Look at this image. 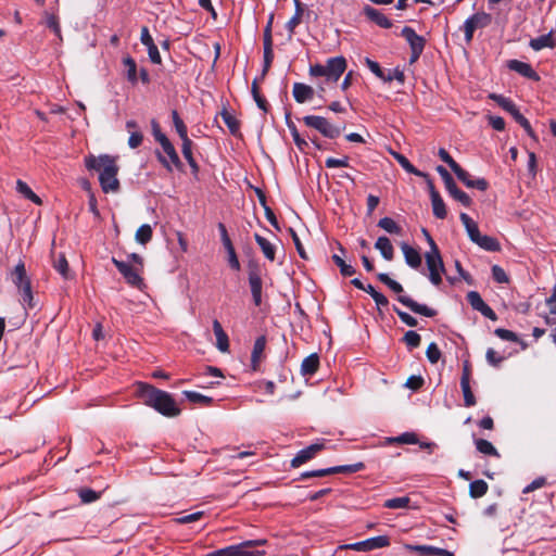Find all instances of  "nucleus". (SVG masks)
<instances>
[{
	"instance_id": "obj_10",
	"label": "nucleus",
	"mask_w": 556,
	"mask_h": 556,
	"mask_svg": "<svg viewBox=\"0 0 556 556\" xmlns=\"http://www.w3.org/2000/svg\"><path fill=\"white\" fill-rule=\"evenodd\" d=\"M425 258L429 270V280L432 285L439 286L442 281L441 274L445 270L440 251H428Z\"/></svg>"
},
{
	"instance_id": "obj_40",
	"label": "nucleus",
	"mask_w": 556,
	"mask_h": 556,
	"mask_svg": "<svg viewBox=\"0 0 556 556\" xmlns=\"http://www.w3.org/2000/svg\"><path fill=\"white\" fill-rule=\"evenodd\" d=\"M394 159L409 174H414L418 177H424L425 174L418 170L404 155L401 153H393Z\"/></svg>"
},
{
	"instance_id": "obj_39",
	"label": "nucleus",
	"mask_w": 556,
	"mask_h": 556,
	"mask_svg": "<svg viewBox=\"0 0 556 556\" xmlns=\"http://www.w3.org/2000/svg\"><path fill=\"white\" fill-rule=\"evenodd\" d=\"M222 118H223V122L225 123V125L228 127L229 131L232 134V135H236L238 134L239 129H240V123L239 121L236 118V116H233L230 112L224 110L222 113Z\"/></svg>"
},
{
	"instance_id": "obj_7",
	"label": "nucleus",
	"mask_w": 556,
	"mask_h": 556,
	"mask_svg": "<svg viewBox=\"0 0 556 556\" xmlns=\"http://www.w3.org/2000/svg\"><path fill=\"white\" fill-rule=\"evenodd\" d=\"M492 22V16L485 12H478L469 16L463 25L465 40L467 43L471 42L473 33L478 28L488 27Z\"/></svg>"
},
{
	"instance_id": "obj_21",
	"label": "nucleus",
	"mask_w": 556,
	"mask_h": 556,
	"mask_svg": "<svg viewBox=\"0 0 556 556\" xmlns=\"http://www.w3.org/2000/svg\"><path fill=\"white\" fill-rule=\"evenodd\" d=\"M401 34L408 42L410 50H419L425 48V39L417 35L412 27L405 26Z\"/></svg>"
},
{
	"instance_id": "obj_46",
	"label": "nucleus",
	"mask_w": 556,
	"mask_h": 556,
	"mask_svg": "<svg viewBox=\"0 0 556 556\" xmlns=\"http://www.w3.org/2000/svg\"><path fill=\"white\" fill-rule=\"evenodd\" d=\"M467 300L471 307L478 312H481L488 305L477 291H469L467 293Z\"/></svg>"
},
{
	"instance_id": "obj_9",
	"label": "nucleus",
	"mask_w": 556,
	"mask_h": 556,
	"mask_svg": "<svg viewBox=\"0 0 556 556\" xmlns=\"http://www.w3.org/2000/svg\"><path fill=\"white\" fill-rule=\"evenodd\" d=\"M274 17H275L274 13H270L268 16L267 24L264 28V35H263L264 64H263L262 76L266 75V73L268 72V70L273 63V60H274L273 35H271Z\"/></svg>"
},
{
	"instance_id": "obj_28",
	"label": "nucleus",
	"mask_w": 556,
	"mask_h": 556,
	"mask_svg": "<svg viewBox=\"0 0 556 556\" xmlns=\"http://www.w3.org/2000/svg\"><path fill=\"white\" fill-rule=\"evenodd\" d=\"M364 11H365V14L371 21H374L377 25H379L383 28L391 27V25H392L391 21L384 14H382L380 11H378L377 9L371 8V7H366L364 9Z\"/></svg>"
},
{
	"instance_id": "obj_15",
	"label": "nucleus",
	"mask_w": 556,
	"mask_h": 556,
	"mask_svg": "<svg viewBox=\"0 0 556 556\" xmlns=\"http://www.w3.org/2000/svg\"><path fill=\"white\" fill-rule=\"evenodd\" d=\"M249 285L253 302L256 306H260L262 303V278L257 269H251L249 271Z\"/></svg>"
},
{
	"instance_id": "obj_37",
	"label": "nucleus",
	"mask_w": 556,
	"mask_h": 556,
	"mask_svg": "<svg viewBox=\"0 0 556 556\" xmlns=\"http://www.w3.org/2000/svg\"><path fill=\"white\" fill-rule=\"evenodd\" d=\"M123 64L126 68V77L128 81L136 84L138 81L136 61L131 56H126L123 59Z\"/></svg>"
},
{
	"instance_id": "obj_61",
	"label": "nucleus",
	"mask_w": 556,
	"mask_h": 556,
	"mask_svg": "<svg viewBox=\"0 0 556 556\" xmlns=\"http://www.w3.org/2000/svg\"><path fill=\"white\" fill-rule=\"evenodd\" d=\"M218 230H219V233H220V239H222L223 245L226 249V251L235 249L233 245H232V242H231V240H230V238L228 236L226 226L223 223L218 224Z\"/></svg>"
},
{
	"instance_id": "obj_8",
	"label": "nucleus",
	"mask_w": 556,
	"mask_h": 556,
	"mask_svg": "<svg viewBox=\"0 0 556 556\" xmlns=\"http://www.w3.org/2000/svg\"><path fill=\"white\" fill-rule=\"evenodd\" d=\"M112 263L115 265V267L118 269L129 286L138 289H141L144 286L143 279L139 275V270L141 268L132 266L128 262H123L115 257H112Z\"/></svg>"
},
{
	"instance_id": "obj_2",
	"label": "nucleus",
	"mask_w": 556,
	"mask_h": 556,
	"mask_svg": "<svg viewBox=\"0 0 556 556\" xmlns=\"http://www.w3.org/2000/svg\"><path fill=\"white\" fill-rule=\"evenodd\" d=\"M138 394L146 405L154 408L157 413L166 417H175L179 415L180 409L173 396L151 384L139 383Z\"/></svg>"
},
{
	"instance_id": "obj_42",
	"label": "nucleus",
	"mask_w": 556,
	"mask_h": 556,
	"mask_svg": "<svg viewBox=\"0 0 556 556\" xmlns=\"http://www.w3.org/2000/svg\"><path fill=\"white\" fill-rule=\"evenodd\" d=\"M489 98L495 101L503 110H505L509 114L517 108L510 99L505 98L501 94L491 93Z\"/></svg>"
},
{
	"instance_id": "obj_55",
	"label": "nucleus",
	"mask_w": 556,
	"mask_h": 556,
	"mask_svg": "<svg viewBox=\"0 0 556 556\" xmlns=\"http://www.w3.org/2000/svg\"><path fill=\"white\" fill-rule=\"evenodd\" d=\"M462 392L464 395V402L467 407L473 406L476 404V397L471 391L470 383L460 384Z\"/></svg>"
},
{
	"instance_id": "obj_63",
	"label": "nucleus",
	"mask_w": 556,
	"mask_h": 556,
	"mask_svg": "<svg viewBox=\"0 0 556 556\" xmlns=\"http://www.w3.org/2000/svg\"><path fill=\"white\" fill-rule=\"evenodd\" d=\"M203 516V511H195L192 514L184 515L181 517H178L175 519L177 523L184 525V523H191L194 521H198Z\"/></svg>"
},
{
	"instance_id": "obj_22",
	"label": "nucleus",
	"mask_w": 556,
	"mask_h": 556,
	"mask_svg": "<svg viewBox=\"0 0 556 556\" xmlns=\"http://www.w3.org/2000/svg\"><path fill=\"white\" fill-rule=\"evenodd\" d=\"M213 330L216 337V348L220 352H228L229 350V340L227 333L224 331L220 323L217 319L213 320Z\"/></svg>"
},
{
	"instance_id": "obj_51",
	"label": "nucleus",
	"mask_w": 556,
	"mask_h": 556,
	"mask_svg": "<svg viewBox=\"0 0 556 556\" xmlns=\"http://www.w3.org/2000/svg\"><path fill=\"white\" fill-rule=\"evenodd\" d=\"M251 92H252L253 99L256 102L257 106L262 111L267 112L268 104H267V101L265 100V98H263L260 94V91H258V88H257V80L256 79H254L253 83H252Z\"/></svg>"
},
{
	"instance_id": "obj_43",
	"label": "nucleus",
	"mask_w": 556,
	"mask_h": 556,
	"mask_svg": "<svg viewBox=\"0 0 556 556\" xmlns=\"http://www.w3.org/2000/svg\"><path fill=\"white\" fill-rule=\"evenodd\" d=\"M332 260L334 264L340 268V273L342 276L348 277L355 274V268L352 265L346 264L342 256L333 254Z\"/></svg>"
},
{
	"instance_id": "obj_36",
	"label": "nucleus",
	"mask_w": 556,
	"mask_h": 556,
	"mask_svg": "<svg viewBox=\"0 0 556 556\" xmlns=\"http://www.w3.org/2000/svg\"><path fill=\"white\" fill-rule=\"evenodd\" d=\"M172 119H173L174 127H175L178 136L180 137L181 141L189 140L187 126L184 123V121L180 118L178 112L175 110L172 112Z\"/></svg>"
},
{
	"instance_id": "obj_23",
	"label": "nucleus",
	"mask_w": 556,
	"mask_h": 556,
	"mask_svg": "<svg viewBox=\"0 0 556 556\" xmlns=\"http://www.w3.org/2000/svg\"><path fill=\"white\" fill-rule=\"evenodd\" d=\"M401 249L408 266L412 268H418L421 265V256L416 249L412 248L407 243H402Z\"/></svg>"
},
{
	"instance_id": "obj_5",
	"label": "nucleus",
	"mask_w": 556,
	"mask_h": 556,
	"mask_svg": "<svg viewBox=\"0 0 556 556\" xmlns=\"http://www.w3.org/2000/svg\"><path fill=\"white\" fill-rule=\"evenodd\" d=\"M13 285L18 289L22 296L23 305L34 307V296L31 291L30 279L26 274L25 264L20 261L10 274Z\"/></svg>"
},
{
	"instance_id": "obj_47",
	"label": "nucleus",
	"mask_w": 556,
	"mask_h": 556,
	"mask_svg": "<svg viewBox=\"0 0 556 556\" xmlns=\"http://www.w3.org/2000/svg\"><path fill=\"white\" fill-rule=\"evenodd\" d=\"M476 448L482 453V454H485V455H494V456H498V453L496 451V448L493 446V444L491 442H489L488 440H484V439H478L476 440Z\"/></svg>"
},
{
	"instance_id": "obj_49",
	"label": "nucleus",
	"mask_w": 556,
	"mask_h": 556,
	"mask_svg": "<svg viewBox=\"0 0 556 556\" xmlns=\"http://www.w3.org/2000/svg\"><path fill=\"white\" fill-rule=\"evenodd\" d=\"M378 226L389 233H400L401 227L390 217H383L379 220Z\"/></svg>"
},
{
	"instance_id": "obj_62",
	"label": "nucleus",
	"mask_w": 556,
	"mask_h": 556,
	"mask_svg": "<svg viewBox=\"0 0 556 556\" xmlns=\"http://www.w3.org/2000/svg\"><path fill=\"white\" fill-rule=\"evenodd\" d=\"M394 312L396 313V315L400 317V319L405 325H407L409 327H416L417 326V319L415 317H413L412 315H409L408 313L403 312V311L399 309L397 307H394Z\"/></svg>"
},
{
	"instance_id": "obj_32",
	"label": "nucleus",
	"mask_w": 556,
	"mask_h": 556,
	"mask_svg": "<svg viewBox=\"0 0 556 556\" xmlns=\"http://www.w3.org/2000/svg\"><path fill=\"white\" fill-rule=\"evenodd\" d=\"M16 190L21 193L25 199L31 201L33 203L40 205L41 199L29 188V186L23 180L18 179L16 181Z\"/></svg>"
},
{
	"instance_id": "obj_1",
	"label": "nucleus",
	"mask_w": 556,
	"mask_h": 556,
	"mask_svg": "<svg viewBox=\"0 0 556 556\" xmlns=\"http://www.w3.org/2000/svg\"><path fill=\"white\" fill-rule=\"evenodd\" d=\"M85 166L87 169L96 170L99 174V182L103 192L109 193L118 191V166L115 157L109 154H101L99 156L88 155L85 159Z\"/></svg>"
},
{
	"instance_id": "obj_35",
	"label": "nucleus",
	"mask_w": 556,
	"mask_h": 556,
	"mask_svg": "<svg viewBox=\"0 0 556 556\" xmlns=\"http://www.w3.org/2000/svg\"><path fill=\"white\" fill-rule=\"evenodd\" d=\"M181 152L192 172L198 173L199 166L192 155V141L190 139L182 141Z\"/></svg>"
},
{
	"instance_id": "obj_11",
	"label": "nucleus",
	"mask_w": 556,
	"mask_h": 556,
	"mask_svg": "<svg viewBox=\"0 0 556 556\" xmlns=\"http://www.w3.org/2000/svg\"><path fill=\"white\" fill-rule=\"evenodd\" d=\"M161 147L166 156L157 152V160L160 161V163L169 172L173 170V166H175L176 168H180V159L169 139L162 143Z\"/></svg>"
},
{
	"instance_id": "obj_27",
	"label": "nucleus",
	"mask_w": 556,
	"mask_h": 556,
	"mask_svg": "<svg viewBox=\"0 0 556 556\" xmlns=\"http://www.w3.org/2000/svg\"><path fill=\"white\" fill-rule=\"evenodd\" d=\"M375 248L381 253L384 260L391 261L393 258L394 249L389 238L379 237L375 243Z\"/></svg>"
},
{
	"instance_id": "obj_41",
	"label": "nucleus",
	"mask_w": 556,
	"mask_h": 556,
	"mask_svg": "<svg viewBox=\"0 0 556 556\" xmlns=\"http://www.w3.org/2000/svg\"><path fill=\"white\" fill-rule=\"evenodd\" d=\"M136 240L140 244L148 243L152 238V228L148 224L141 225L136 231Z\"/></svg>"
},
{
	"instance_id": "obj_34",
	"label": "nucleus",
	"mask_w": 556,
	"mask_h": 556,
	"mask_svg": "<svg viewBox=\"0 0 556 556\" xmlns=\"http://www.w3.org/2000/svg\"><path fill=\"white\" fill-rule=\"evenodd\" d=\"M313 457V444L301 450L292 459L291 467L298 468Z\"/></svg>"
},
{
	"instance_id": "obj_25",
	"label": "nucleus",
	"mask_w": 556,
	"mask_h": 556,
	"mask_svg": "<svg viewBox=\"0 0 556 556\" xmlns=\"http://www.w3.org/2000/svg\"><path fill=\"white\" fill-rule=\"evenodd\" d=\"M407 548L418 552L420 555H434V556H454L447 549L431 546V545H408Z\"/></svg>"
},
{
	"instance_id": "obj_60",
	"label": "nucleus",
	"mask_w": 556,
	"mask_h": 556,
	"mask_svg": "<svg viewBox=\"0 0 556 556\" xmlns=\"http://www.w3.org/2000/svg\"><path fill=\"white\" fill-rule=\"evenodd\" d=\"M494 333L502 340L510 341V342H518L519 339L517 334L510 330L497 328L495 329Z\"/></svg>"
},
{
	"instance_id": "obj_6",
	"label": "nucleus",
	"mask_w": 556,
	"mask_h": 556,
	"mask_svg": "<svg viewBox=\"0 0 556 556\" xmlns=\"http://www.w3.org/2000/svg\"><path fill=\"white\" fill-rule=\"evenodd\" d=\"M265 543V540H249L219 548L204 556H263L264 552L257 551L254 547L264 545Z\"/></svg>"
},
{
	"instance_id": "obj_57",
	"label": "nucleus",
	"mask_w": 556,
	"mask_h": 556,
	"mask_svg": "<svg viewBox=\"0 0 556 556\" xmlns=\"http://www.w3.org/2000/svg\"><path fill=\"white\" fill-rule=\"evenodd\" d=\"M420 336L413 330H409L404 336V341L409 349H415L420 344Z\"/></svg>"
},
{
	"instance_id": "obj_50",
	"label": "nucleus",
	"mask_w": 556,
	"mask_h": 556,
	"mask_svg": "<svg viewBox=\"0 0 556 556\" xmlns=\"http://www.w3.org/2000/svg\"><path fill=\"white\" fill-rule=\"evenodd\" d=\"M46 25L55 34L60 41L63 40L60 23L55 15L46 13Z\"/></svg>"
},
{
	"instance_id": "obj_17",
	"label": "nucleus",
	"mask_w": 556,
	"mask_h": 556,
	"mask_svg": "<svg viewBox=\"0 0 556 556\" xmlns=\"http://www.w3.org/2000/svg\"><path fill=\"white\" fill-rule=\"evenodd\" d=\"M315 129L328 138H336L341 134V129L330 124L325 117L315 116Z\"/></svg>"
},
{
	"instance_id": "obj_33",
	"label": "nucleus",
	"mask_w": 556,
	"mask_h": 556,
	"mask_svg": "<svg viewBox=\"0 0 556 556\" xmlns=\"http://www.w3.org/2000/svg\"><path fill=\"white\" fill-rule=\"evenodd\" d=\"M447 192L458 202H460L465 206H469L471 200L467 193L457 188L455 181L453 180L451 185L445 186Z\"/></svg>"
},
{
	"instance_id": "obj_45",
	"label": "nucleus",
	"mask_w": 556,
	"mask_h": 556,
	"mask_svg": "<svg viewBox=\"0 0 556 556\" xmlns=\"http://www.w3.org/2000/svg\"><path fill=\"white\" fill-rule=\"evenodd\" d=\"M53 267L64 279L70 278L68 263L63 254L53 262Z\"/></svg>"
},
{
	"instance_id": "obj_12",
	"label": "nucleus",
	"mask_w": 556,
	"mask_h": 556,
	"mask_svg": "<svg viewBox=\"0 0 556 556\" xmlns=\"http://www.w3.org/2000/svg\"><path fill=\"white\" fill-rule=\"evenodd\" d=\"M140 41L147 47L150 61L154 64H161V54L147 26L141 28Z\"/></svg>"
},
{
	"instance_id": "obj_31",
	"label": "nucleus",
	"mask_w": 556,
	"mask_h": 556,
	"mask_svg": "<svg viewBox=\"0 0 556 556\" xmlns=\"http://www.w3.org/2000/svg\"><path fill=\"white\" fill-rule=\"evenodd\" d=\"M473 243L490 252H495L501 249L500 243L495 238L482 233L473 241Z\"/></svg>"
},
{
	"instance_id": "obj_59",
	"label": "nucleus",
	"mask_w": 556,
	"mask_h": 556,
	"mask_svg": "<svg viewBox=\"0 0 556 556\" xmlns=\"http://www.w3.org/2000/svg\"><path fill=\"white\" fill-rule=\"evenodd\" d=\"M492 277L493 279L498 282V283H506L508 282V276L507 274L505 273V270L498 266V265H493L492 266Z\"/></svg>"
},
{
	"instance_id": "obj_54",
	"label": "nucleus",
	"mask_w": 556,
	"mask_h": 556,
	"mask_svg": "<svg viewBox=\"0 0 556 556\" xmlns=\"http://www.w3.org/2000/svg\"><path fill=\"white\" fill-rule=\"evenodd\" d=\"M367 542H368V546H369L370 551L376 549V548L386 547L390 544L389 539L384 535H379V536L367 539Z\"/></svg>"
},
{
	"instance_id": "obj_30",
	"label": "nucleus",
	"mask_w": 556,
	"mask_h": 556,
	"mask_svg": "<svg viewBox=\"0 0 556 556\" xmlns=\"http://www.w3.org/2000/svg\"><path fill=\"white\" fill-rule=\"evenodd\" d=\"M254 238H255L256 243L261 248L264 256L269 261H274L275 253H276L275 245L269 240H267L266 238L262 237L258 233H255Z\"/></svg>"
},
{
	"instance_id": "obj_38",
	"label": "nucleus",
	"mask_w": 556,
	"mask_h": 556,
	"mask_svg": "<svg viewBox=\"0 0 556 556\" xmlns=\"http://www.w3.org/2000/svg\"><path fill=\"white\" fill-rule=\"evenodd\" d=\"M488 483L484 480H475L469 485V494L473 498L483 496L488 492Z\"/></svg>"
},
{
	"instance_id": "obj_56",
	"label": "nucleus",
	"mask_w": 556,
	"mask_h": 556,
	"mask_svg": "<svg viewBox=\"0 0 556 556\" xmlns=\"http://www.w3.org/2000/svg\"><path fill=\"white\" fill-rule=\"evenodd\" d=\"M426 355L431 364H435L441 357V351L438 348V345L434 342H432L428 345Z\"/></svg>"
},
{
	"instance_id": "obj_26",
	"label": "nucleus",
	"mask_w": 556,
	"mask_h": 556,
	"mask_svg": "<svg viewBox=\"0 0 556 556\" xmlns=\"http://www.w3.org/2000/svg\"><path fill=\"white\" fill-rule=\"evenodd\" d=\"M265 346H266L265 336L258 337L254 342L252 354H251V365L254 370H256L260 365Z\"/></svg>"
},
{
	"instance_id": "obj_16",
	"label": "nucleus",
	"mask_w": 556,
	"mask_h": 556,
	"mask_svg": "<svg viewBox=\"0 0 556 556\" xmlns=\"http://www.w3.org/2000/svg\"><path fill=\"white\" fill-rule=\"evenodd\" d=\"M430 197L432 203V210L435 217L443 219L446 217V207L445 204L439 194V192L434 189L433 185L429 182Z\"/></svg>"
},
{
	"instance_id": "obj_24",
	"label": "nucleus",
	"mask_w": 556,
	"mask_h": 556,
	"mask_svg": "<svg viewBox=\"0 0 556 556\" xmlns=\"http://www.w3.org/2000/svg\"><path fill=\"white\" fill-rule=\"evenodd\" d=\"M529 46L534 51H541L545 48H554L556 46V41L553 37V31H549L548 34L542 35L536 38H532L529 42Z\"/></svg>"
},
{
	"instance_id": "obj_4",
	"label": "nucleus",
	"mask_w": 556,
	"mask_h": 556,
	"mask_svg": "<svg viewBox=\"0 0 556 556\" xmlns=\"http://www.w3.org/2000/svg\"><path fill=\"white\" fill-rule=\"evenodd\" d=\"M346 68L343 56L330 58L326 64H315V78H325L328 86H333Z\"/></svg>"
},
{
	"instance_id": "obj_29",
	"label": "nucleus",
	"mask_w": 556,
	"mask_h": 556,
	"mask_svg": "<svg viewBox=\"0 0 556 556\" xmlns=\"http://www.w3.org/2000/svg\"><path fill=\"white\" fill-rule=\"evenodd\" d=\"M459 218L467 231L469 239L473 242L481 235L478 225L466 213H460Z\"/></svg>"
},
{
	"instance_id": "obj_20",
	"label": "nucleus",
	"mask_w": 556,
	"mask_h": 556,
	"mask_svg": "<svg viewBox=\"0 0 556 556\" xmlns=\"http://www.w3.org/2000/svg\"><path fill=\"white\" fill-rule=\"evenodd\" d=\"M508 68L517 72L523 77L531 78L534 80L539 79L538 74L533 71L530 64L518 61V60H510L507 64Z\"/></svg>"
},
{
	"instance_id": "obj_19",
	"label": "nucleus",
	"mask_w": 556,
	"mask_h": 556,
	"mask_svg": "<svg viewBox=\"0 0 556 556\" xmlns=\"http://www.w3.org/2000/svg\"><path fill=\"white\" fill-rule=\"evenodd\" d=\"M295 3V12L294 15L289 20L287 23V29L289 31V38H291L292 34L294 33L295 27L303 21V17L306 15L308 16L309 13L306 11L304 5L299 1L294 0Z\"/></svg>"
},
{
	"instance_id": "obj_58",
	"label": "nucleus",
	"mask_w": 556,
	"mask_h": 556,
	"mask_svg": "<svg viewBox=\"0 0 556 556\" xmlns=\"http://www.w3.org/2000/svg\"><path fill=\"white\" fill-rule=\"evenodd\" d=\"M396 443L399 444H417L419 443L416 433L414 432H404L397 437H395Z\"/></svg>"
},
{
	"instance_id": "obj_48",
	"label": "nucleus",
	"mask_w": 556,
	"mask_h": 556,
	"mask_svg": "<svg viewBox=\"0 0 556 556\" xmlns=\"http://www.w3.org/2000/svg\"><path fill=\"white\" fill-rule=\"evenodd\" d=\"M410 500L407 496L393 497L384 502V506L390 509L406 508Z\"/></svg>"
},
{
	"instance_id": "obj_44",
	"label": "nucleus",
	"mask_w": 556,
	"mask_h": 556,
	"mask_svg": "<svg viewBox=\"0 0 556 556\" xmlns=\"http://www.w3.org/2000/svg\"><path fill=\"white\" fill-rule=\"evenodd\" d=\"M182 394L186 396L188 401L191 403H199L202 405H210L212 403V397L203 395L195 391H184Z\"/></svg>"
},
{
	"instance_id": "obj_53",
	"label": "nucleus",
	"mask_w": 556,
	"mask_h": 556,
	"mask_svg": "<svg viewBox=\"0 0 556 556\" xmlns=\"http://www.w3.org/2000/svg\"><path fill=\"white\" fill-rule=\"evenodd\" d=\"M78 495H79L81 502L86 503V504L92 503L100 497V493L93 491L92 489H88V488L80 489L78 491Z\"/></svg>"
},
{
	"instance_id": "obj_14",
	"label": "nucleus",
	"mask_w": 556,
	"mask_h": 556,
	"mask_svg": "<svg viewBox=\"0 0 556 556\" xmlns=\"http://www.w3.org/2000/svg\"><path fill=\"white\" fill-rule=\"evenodd\" d=\"M453 172L455 173L457 178L468 188H477L482 191L488 188V182L485 179H471L470 175L459 165Z\"/></svg>"
},
{
	"instance_id": "obj_52",
	"label": "nucleus",
	"mask_w": 556,
	"mask_h": 556,
	"mask_svg": "<svg viewBox=\"0 0 556 556\" xmlns=\"http://www.w3.org/2000/svg\"><path fill=\"white\" fill-rule=\"evenodd\" d=\"M394 79L400 84H404L405 76L403 71H401L399 67L388 71L387 74L384 73V78H381V80L384 83H391Z\"/></svg>"
},
{
	"instance_id": "obj_13",
	"label": "nucleus",
	"mask_w": 556,
	"mask_h": 556,
	"mask_svg": "<svg viewBox=\"0 0 556 556\" xmlns=\"http://www.w3.org/2000/svg\"><path fill=\"white\" fill-rule=\"evenodd\" d=\"M364 468L363 463H355L352 465L333 466L325 469H315V478L325 477L331 473H353Z\"/></svg>"
},
{
	"instance_id": "obj_18",
	"label": "nucleus",
	"mask_w": 556,
	"mask_h": 556,
	"mask_svg": "<svg viewBox=\"0 0 556 556\" xmlns=\"http://www.w3.org/2000/svg\"><path fill=\"white\" fill-rule=\"evenodd\" d=\"M292 96L298 103H306L313 99V88L303 83H294Z\"/></svg>"
},
{
	"instance_id": "obj_3",
	"label": "nucleus",
	"mask_w": 556,
	"mask_h": 556,
	"mask_svg": "<svg viewBox=\"0 0 556 556\" xmlns=\"http://www.w3.org/2000/svg\"><path fill=\"white\" fill-rule=\"evenodd\" d=\"M378 279L387 285L393 292L400 294L397 296V301L401 302L403 305L407 306L410 311H413L416 314L426 316V317H433L435 315V311L428 307L425 304H419L413 299H410L407 295H402L403 287L397 281L393 280L389 277L388 274L381 273L378 275Z\"/></svg>"
},
{
	"instance_id": "obj_64",
	"label": "nucleus",
	"mask_w": 556,
	"mask_h": 556,
	"mask_svg": "<svg viewBox=\"0 0 556 556\" xmlns=\"http://www.w3.org/2000/svg\"><path fill=\"white\" fill-rule=\"evenodd\" d=\"M365 63L370 72L375 74L379 79L384 78V71L380 67L379 63L370 60L369 58L365 59Z\"/></svg>"
}]
</instances>
